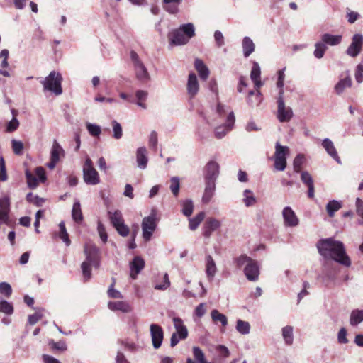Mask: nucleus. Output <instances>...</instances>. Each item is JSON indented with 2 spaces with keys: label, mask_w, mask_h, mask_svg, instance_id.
I'll use <instances>...</instances> for the list:
<instances>
[{
  "label": "nucleus",
  "mask_w": 363,
  "mask_h": 363,
  "mask_svg": "<svg viewBox=\"0 0 363 363\" xmlns=\"http://www.w3.org/2000/svg\"><path fill=\"white\" fill-rule=\"evenodd\" d=\"M319 254L326 260L332 259L345 267L352 264L350 257L347 255L344 244L333 238L320 239L317 243Z\"/></svg>",
  "instance_id": "1"
},
{
  "label": "nucleus",
  "mask_w": 363,
  "mask_h": 363,
  "mask_svg": "<svg viewBox=\"0 0 363 363\" xmlns=\"http://www.w3.org/2000/svg\"><path fill=\"white\" fill-rule=\"evenodd\" d=\"M84 252L86 255V260L82 263L81 267L84 279L87 281L91 277V266L96 268L99 266L100 251L94 243L88 241L84 245Z\"/></svg>",
  "instance_id": "2"
},
{
  "label": "nucleus",
  "mask_w": 363,
  "mask_h": 363,
  "mask_svg": "<svg viewBox=\"0 0 363 363\" xmlns=\"http://www.w3.org/2000/svg\"><path fill=\"white\" fill-rule=\"evenodd\" d=\"M62 75L55 71H52L41 81V84L43 85L45 90L50 91L55 95H60L62 93Z\"/></svg>",
  "instance_id": "3"
},
{
  "label": "nucleus",
  "mask_w": 363,
  "mask_h": 363,
  "mask_svg": "<svg viewBox=\"0 0 363 363\" xmlns=\"http://www.w3.org/2000/svg\"><path fill=\"white\" fill-rule=\"evenodd\" d=\"M83 178L85 183L90 185H96L100 182L99 174L89 157L86 159L83 166Z\"/></svg>",
  "instance_id": "4"
},
{
  "label": "nucleus",
  "mask_w": 363,
  "mask_h": 363,
  "mask_svg": "<svg viewBox=\"0 0 363 363\" xmlns=\"http://www.w3.org/2000/svg\"><path fill=\"white\" fill-rule=\"evenodd\" d=\"M292 109L286 106L283 99V91H280L277 99V118L281 123L289 122L293 117Z\"/></svg>",
  "instance_id": "5"
},
{
  "label": "nucleus",
  "mask_w": 363,
  "mask_h": 363,
  "mask_svg": "<svg viewBox=\"0 0 363 363\" xmlns=\"http://www.w3.org/2000/svg\"><path fill=\"white\" fill-rule=\"evenodd\" d=\"M289 153V148L287 146H282L277 143L274 153V167L277 170L283 171L286 167V156Z\"/></svg>",
  "instance_id": "6"
},
{
  "label": "nucleus",
  "mask_w": 363,
  "mask_h": 363,
  "mask_svg": "<svg viewBox=\"0 0 363 363\" xmlns=\"http://www.w3.org/2000/svg\"><path fill=\"white\" fill-rule=\"evenodd\" d=\"M130 59L134 65L137 79L143 82H146L150 79L149 74L138 55L134 50L130 52Z\"/></svg>",
  "instance_id": "7"
},
{
  "label": "nucleus",
  "mask_w": 363,
  "mask_h": 363,
  "mask_svg": "<svg viewBox=\"0 0 363 363\" xmlns=\"http://www.w3.org/2000/svg\"><path fill=\"white\" fill-rule=\"evenodd\" d=\"M150 330L153 347L155 349L160 348L164 338L162 328L157 324L152 323L150 326Z\"/></svg>",
  "instance_id": "8"
},
{
  "label": "nucleus",
  "mask_w": 363,
  "mask_h": 363,
  "mask_svg": "<svg viewBox=\"0 0 363 363\" xmlns=\"http://www.w3.org/2000/svg\"><path fill=\"white\" fill-rule=\"evenodd\" d=\"M363 36L361 34H355L352 37V40L348 47L346 52L348 55L355 57L362 50Z\"/></svg>",
  "instance_id": "9"
},
{
  "label": "nucleus",
  "mask_w": 363,
  "mask_h": 363,
  "mask_svg": "<svg viewBox=\"0 0 363 363\" xmlns=\"http://www.w3.org/2000/svg\"><path fill=\"white\" fill-rule=\"evenodd\" d=\"M219 164L215 161L208 162L204 168L205 181L216 182L219 174Z\"/></svg>",
  "instance_id": "10"
},
{
  "label": "nucleus",
  "mask_w": 363,
  "mask_h": 363,
  "mask_svg": "<svg viewBox=\"0 0 363 363\" xmlns=\"http://www.w3.org/2000/svg\"><path fill=\"white\" fill-rule=\"evenodd\" d=\"M255 83V91H250L247 96V102L251 106H257L260 104L262 101V94L259 91V89L262 86V83L261 82V79L257 80H252Z\"/></svg>",
  "instance_id": "11"
},
{
  "label": "nucleus",
  "mask_w": 363,
  "mask_h": 363,
  "mask_svg": "<svg viewBox=\"0 0 363 363\" xmlns=\"http://www.w3.org/2000/svg\"><path fill=\"white\" fill-rule=\"evenodd\" d=\"M10 199L7 196L0 199V224L9 225Z\"/></svg>",
  "instance_id": "12"
},
{
  "label": "nucleus",
  "mask_w": 363,
  "mask_h": 363,
  "mask_svg": "<svg viewBox=\"0 0 363 363\" xmlns=\"http://www.w3.org/2000/svg\"><path fill=\"white\" fill-rule=\"evenodd\" d=\"M244 273L249 281H257L259 275V268L257 262L252 259V261L245 267Z\"/></svg>",
  "instance_id": "13"
},
{
  "label": "nucleus",
  "mask_w": 363,
  "mask_h": 363,
  "mask_svg": "<svg viewBox=\"0 0 363 363\" xmlns=\"http://www.w3.org/2000/svg\"><path fill=\"white\" fill-rule=\"evenodd\" d=\"M186 89L190 99L194 98L199 92V85L196 75L194 73H190L189 74Z\"/></svg>",
  "instance_id": "14"
},
{
  "label": "nucleus",
  "mask_w": 363,
  "mask_h": 363,
  "mask_svg": "<svg viewBox=\"0 0 363 363\" xmlns=\"http://www.w3.org/2000/svg\"><path fill=\"white\" fill-rule=\"evenodd\" d=\"M171 44L174 45H185L189 42L188 38L179 29L172 30L168 35Z\"/></svg>",
  "instance_id": "15"
},
{
  "label": "nucleus",
  "mask_w": 363,
  "mask_h": 363,
  "mask_svg": "<svg viewBox=\"0 0 363 363\" xmlns=\"http://www.w3.org/2000/svg\"><path fill=\"white\" fill-rule=\"evenodd\" d=\"M301 179L305 186L308 188V197L313 199L315 196L314 181L312 176L306 171L301 174Z\"/></svg>",
  "instance_id": "16"
},
{
  "label": "nucleus",
  "mask_w": 363,
  "mask_h": 363,
  "mask_svg": "<svg viewBox=\"0 0 363 363\" xmlns=\"http://www.w3.org/2000/svg\"><path fill=\"white\" fill-rule=\"evenodd\" d=\"M144 267V259L140 256L135 257L133 261L130 263L131 278L135 279L137 278L138 274L141 272V270Z\"/></svg>",
  "instance_id": "17"
},
{
  "label": "nucleus",
  "mask_w": 363,
  "mask_h": 363,
  "mask_svg": "<svg viewBox=\"0 0 363 363\" xmlns=\"http://www.w3.org/2000/svg\"><path fill=\"white\" fill-rule=\"evenodd\" d=\"M339 269L337 266L331 262H325L323 265V274L324 278L328 281H333L338 274Z\"/></svg>",
  "instance_id": "18"
},
{
  "label": "nucleus",
  "mask_w": 363,
  "mask_h": 363,
  "mask_svg": "<svg viewBox=\"0 0 363 363\" xmlns=\"http://www.w3.org/2000/svg\"><path fill=\"white\" fill-rule=\"evenodd\" d=\"M286 225L294 227L298 224V219L291 207H285L282 212Z\"/></svg>",
  "instance_id": "19"
},
{
  "label": "nucleus",
  "mask_w": 363,
  "mask_h": 363,
  "mask_svg": "<svg viewBox=\"0 0 363 363\" xmlns=\"http://www.w3.org/2000/svg\"><path fill=\"white\" fill-rule=\"evenodd\" d=\"M217 272L216 262L211 255L206 257V273L209 281H212Z\"/></svg>",
  "instance_id": "20"
},
{
  "label": "nucleus",
  "mask_w": 363,
  "mask_h": 363,
  "mask_svg": "<svg viewBox=\"0 0 363 363\" xmlns=\"http://www.w3.org/2000/svg\"><path fill=\"white\" fill-rule=\"evenodd\" d=\"M174 326L176 329V333L179 337V339L184 340L188 336V330L186 327L184 325L183 321L179 318H173Z\"/></svg>",
  "instance_id": "21"
},
{
  "label": "nucleus",
  "mask_w": 363,
  "mask_h": 363,
  "mask_svg": "<svg viewBox=\"0 0 363 363\" xmlns=\"http://www.w3.org/2000/svg\"><path fill=\"white\" fill-rule=\"evenodd\" d=\"M108 307L113 311H120L123 313H128L131 311L130 306L125 301H109Z\"/></svg>",
  "instance_id": "22"
},
{
  "label": "nucleus",
  "mask_w": 363,
  "mask_h": 363,
  "mask_svg": "<svg viewBox=\"0 0 363 363\" xmlns=\"http://www.w3.org/2000/svg\"><path fill=\"white\" fill-rule=\"evenodd\" d=\"M182 0H162L163 9L171 14H176L179 12V6Z\"/></svg>",
  "instance_id": "23"
},
{
  "label": "nucleus",
  "mask_w": 363,
  "mask_h": 363,
  "mask_svg": "<svg viewBox=\"0 0 363 363\" xmlns=\"http://www.w3.org/2000/svg\"><path fill=\"white\" fill-rule=\"evenodd\" d=\"M216 182L205 181V190L202 197V201L208 203L212 199L216 189Z\"/></svg>",
  "instance_id": "24"
},
{
  "label": "nucleus",
  "mask_w": 363,
  "mask_h": 363,
  "mask_svg": "<svg viewBox=\"0 0 363 363\" xmlns=\"http://www.w3.org/2000/svg\"><path fill=\"white\" fill-rule=\"evenodd\" d=\"M108 218L113 227H127L124 224V220L120 211L116 210L113 213L108 212Z\"/></svg>",
  "instance_id": "25"
},
{
  "label": "nucleus",
  "mask_w": 363,
  "mask_h": 363,
  "mask_svg": "<svg viewBox=\"0 0 363 363\" xmlns=\"http://www.w3.org/2000/svg\"><path fill=\"white\" fill-rule=\"evenodd\" d=\"M194 66L195 69L199 72L200 78L206 80L209 75V70L203 62L200 59H196Z\"/></svg>",
  "instance_id": "26"
},
{
  "label": "nucleus",
  "mask_w": 363,
  "mask_h": 363,
  "mask_svg": "<svg viewBox=\"0 0 363 363\" xmlns=\"http://www.w3.org/2000/svg\"><path fill=\"white\" fill-rule=\"evenodd\" d=\"M138 166L140 168L145 169L147 164V150L145 147H139L136 153Z\"/></svg>",
  "instance_id": "27"
},
{
  "label": "nucleus",
  "mask_w": 363,
  "mask_h": 363,
  "mask_svg": "<svg viewBox=\"0 0 363 363\" xmlns=\"http://www.w3.org/2000/svg\"><path fill=\"white\" fill-rule=\"evenodd\" d=\"M323 147L325 149L327 152L338 162H340V157L337 155L336 149L333 145V143L328 138L323 140L322 143Z\"/></svg>",
  "instance_id": "28"
},
{
  "label": "nucleus",
  "mask_w": 363,
  "mask_h": 363,
  "mask_svg": "<svg viewBox=\"0 0 363 363\" xmlns=\"http://www.w3.org/2000/svg\"><path fill=\"white\" fill-rule=\"evenodd\" d=\"M321 40L325 45L334 46L341 43L342 35H333L329 33H325L321 36Z\"/></svg>",
  "instance_id": "29"
},
{
  "label": "nucleus",
  "mask_w": 363,
  "mask_h": 363,
  "mask_svg": "<svg viewBox=\"0 0 363 363\" xmlns=\"http://www.w3.org/2000/svg\"><path fill=\"white\" fill-rule=\"evenodd\" d=\"M363 322V310L354 309L352 311L350 315V324L352 326H357Z\"/></svg>",
  "instance_id": "30"
},
{
  "label": "nucleus",
  "mask_w": 363,
  "mask_h": 363,
  "mask_svg": "<svg viewBox=\"0 0 363 363\" xmlns=\"http://www.w3.org/2000/svg\"><path fill=\"white\" fill-rule=\"evenodd\" d=\"M243 54L245 57H249L255 50V45L249 37H245L242 42Z\"/></svg>",
  "instance_id": "31"
},
{
  "label": "nucleus",
  "mask_w": 363,
  "mask_h": 363,
  "mask_svg": "<svg viewBox=\"0 0 363 363\" xmlns=\"http://www.w3.org/2000/svg\"><path fill=\"white\" fill-rule=\"evenodd\" d=\"M193 354L197 363H208L205 358L204 353L199 347H193ZM186 363H196L192 359L188 358Z\"/></svg>",
  "instance_id": "32"
},
{
  "label": "nucleus",
  "mask_w": 363,
  "mask_h": 363,
  "mask_svg": "<svg viewBox=\"0 0 363 363\" xmlns=\"http://www.w3.org/2000/svg\"><path fill=\"white\" fill-rule=\"evenodd\" d=\"M294 328L291 325H286L282 328L281 333L286 345H291L294 342Z\"/></svg>",
  "instance_id": "33"
},
{
  "label": "nucleus",
  "mask_w": 363,
  "mask_h": 363,
  "mask_svg": "<svg viewBox=\"0 0 363 363\" xmlns=\"http://www.w3.org/2000/svg\"><path fill=\"white\" fill-rule=\"evenodd\" d=\"M342 208V203L336 200L330 201L326 205V211L329 217H333L335 212Z\"/></svg>",
  "instance_id": "34"
},
{
  "label": "nucleus",
  "mask_w": 363,
  "mask_h": 363,
  "mask_svg": "<svg viewBox=\"0 0 363 363\" xmlns=\"http://www.w3.org/2000/svg\"><path fill=\"white\" fill-rule=\"evenodd\" d=\"M211 316L215 323H220L224 327L228 325L227 317L224 314L220 313L218 310L213 309L211 312Z\"/></svg>",
  "instance_id": "35"
},
{
  "label": "nucleus",
  "mask_w": 363,
  "mask_h": 363,
  "mask_svg": "<svg viewBox=\"0 0 363 363\" xmlns=\"http://www.w3.org/2000/svg\"><path fill=\"white\" fill-rule=\"evenodd\" d=\"M352 85V80L350 77H347L340 79L335 86V90L337 94H342L346 88L350 87Z\"/></svg>",
  "instance_id": "36"
},
{
  "label": "nucleus",
  "mask_w": 363,
  "mask_h": 363,
  "mask_svg": "<svg viewBox=\"0 0 363 363\" xmlns=\"http://www.w3.org/2000/svg\"><path fill=\"white\" fill-rule=\"evenodd\" d=\"M60 155H64V150L57 141L55 140L51 150L50 158L59 161Z\"/></svg>",
  "instance_id": "37"
},
{
  "label": "nucleus",
  "mask_w": 363,
  "mask_h": 363,
  "mask_svg": "<svg viewBox=\"0 0 363 363\" xmlns=\"http://www.w3.org/2000/svg\"><path fill=\"white\" fill-rule=\"evenodd\" d=\"M179 29L188 38L189 40L195 35V29L191 23L181 25Z\"/></svg>",
  "instance_id": "38"
},
{
  "label": "nucleus",
  "mask_w": 363,
  "mask_h": 363,
  "mask_svg": "<svg viewBox=\"0 0 363 363\" xmlns=\"http://www.w3.org/2000/svg\"><path fill=\"white\" fill-rule=\"evenodd\" d=\"M53 237L59 238L67 246H69L71 243V240L69 238L66 228H59L57 232H55L53 233Z\"/></svg>",
  "instance_id": "39"
},
{
  "label": "nucleus",
  "mask_w": 363,
  "mask_h": 363,
  "mask_svg": "<svg viewBox=\"0 0 363 363\" xmlns=\"http://www.w3.org/2000/svg\"><path fill=\"white\" fill-rule=\"evenodd\" d=\"M236 330L242 335H247L250 331V325L247 321L238 320L236 324Z\"/></svg>",
  "instance_id": "40"
},
{
  "label": "nucleus",
  "mask_w": 363,
  "mask_h": 363,
  "mask_svg": "<svg viewBox=\"0 0 363 363\" xmlns=\"http://www.w3.org/2000/svg\"><path fill=\"white\" fill-rule=\"evenodd\" d=\"M158 219L156 215L151 213L149 216L145 217L143 220L142 227H156Z\"/></svg>",
  "instance_id": "41"
},
{
  "label": "nucleus",
  "mask_w": 363,
  "mask_h": 363,
  "mask_svg": "<svg viewBox=\"0 0 363 363\" xmlns=\"http://www.w3.org/2000/svg\"><path fill=\"white\" fill-rule=\"evenodd\" d=\"M315 49L314 50L315 57L318 59L322 58L325 54V50H327V46L321 40L320 42L316 43L315 45Z\"/></svg>",
  "instance_id": "42"
},
{
  "label": "nucleus",
  "mask_w": 363,
  "mask_h": 363,
  "mask_svg": "<svg viewBox=\"0 0 363 363\" xmlns=\"http://www.w3.org/2000/svg\"><path fill=\"white\" fill-rule=\"evenodd\" d=\"M0 313H3L9 315L13 314V306L12 303L5 300H1L0 301Z\"/></svg>",
  "instance_id": "43"
},
{
  "label": "nucleus",
  "mask_w": 363,
  "mask_h": 363,
  "mask_svg": "<svg viewBox=\"0 0 363 363\" xmlns=\"http://www.w3.org/2000/svg\"><path fill=\"white\" fill-rule=\"evenodd\" d=\"M43 309H38L34 314L29 315L28 318V323L33 325L37 323L43 316Z\"/></svg>",
  "instance_id": "44"
},
{
  "label": "nucleus",
  "mask_w": 363,
  "mask_h": 363,
  "mask_svg": "<svg viewBox=\"0 0 363 363\" xmlns=\"http://www.w3.org/2000/svg\"><path fill=\"white\" fill-rule=\"evenodd\" d=\"M162 279H163V281H162V282H161V284H155L154 288L156 290L164 291V290L167 289L170 286V281H169V275L167 273H165L163 275Z\"/></svg>",
  "instance_id": "45"
},
{
  "label": "nucleus",
  "mask_w": 363,
  "mask_h": 363,
  "mask_svg": "<svg viewBox=\"0 0 363 363\" xmlns=\"http://www.w3.org/2000/svg\"><path fill=\"white\" fill-rule=\"evenodd\" d=\"M135 96L138 99L137 104L144 109L146 108V104L144 103V101L147 99V92L143 90H139L137 91Z\"/></svg>",
  "instance_id": "46"
},
{
  "label": "nucleus",
  "mask_w": 363,
  "mask_h": 363,
  "mask_svg": "<svg viewBox=\"0 0 363 363\" xmlns=\"http://www.w3.org/2000/svg\"><path fill=\"white\" fill-rule=\"evenodd\" d=\"M194 205L191 200H186L182 203V211L187 217L190 216L193 212Z\"/></svg>",
  "instance_id": "47"
},
{
  "label": "nucleus",
  "mask_w": 363,
  "mask_h": 363,
  "mask_svg": "<svg viewBox=\"0 0 363 363\" xmlns=\"http://www.w3.org/2000/svg\"><path fill=\"white\" fill-rule=\"evenodd\" d=\"M72 218L77 223H79L82 220V213L80 208V204L79 203H75L73 205Z\"/></svg>",
  "instance_id": "48"
},
{
  "label": "nucleus",
  "mask_w": 363,
  "mask_h": 363,
  "mask_svg": "<svg viewBox=\"0 0 363 363\" xmlns=\"http://www.w3.org/2000/svg\"><path fill=\"white\" fill-rule=\"evenodd\" d=\"M304 160L305 157L303 155H298L294 158L293 163L294 172H296V173L301 172Z\"/></svg>",
  "instance_id": "49"
},
{
  "label": "nucleus",
  "mask_w": 363,
  "mask_h": 363,
  "mask_svg": "<svg viewBox=\"0 0 363 363\" xmlns=\"http://www.w3.org/2000/svg\"><path fill=\"white\" fill-rule=\"evenodd\" d=\"M169 188L174 196H177L180 189L179 178L173 177L171 179Z\"/></svg>",
  "instance_id": "50"
},
{
  "label": "nucleus",
  "mask_w": 363,
  "mask_h": 363,
  "mask_svg": "<svg viewBox=\"0 0 363 363\" xmlns=\"http://www.w3.org/2000/svg\"><path fill=\"white\" fill-rule=\"evenodd\" d=\"M250 77L252 81L261 79V70L259 64L256 62H253L252 70L250 73Z\"/></svg>",
  "instance_id": "51"
},
{
  "label": "nucleus",
  "mask_w": 363,
  "mask_h": 363,
  "mask_svg": "<svg viewBox=\"0 0 363 363\" xmlns=\"http://www.w3.org/2000/svg\"><path fill=\"white\" fill-rule=\"evenodd\" d=\"M26 177L27 179V183L28 185V187L30 189H35L38 185V181L36 179V177L30 172L27 171L26 172Z\"/></svg>",
  "instance_id": "52"
},
{
  "label": "nucleus",
  "mask_w": 363,
  "mask_h": 363,
  "mask_svg": "<svg viewBox=\"0 0 363 363\" xmlns=\"http://www.w3.org/2000/svg\"><path fill=\"white\" fill-rule=\"evenodd\" d=\"M252 258L247 256L246 255H242L240 257L235 259V262L238 267L240 268L244 265L248 264L252 261Z\"/></svg>",
  "instance_id": "53"
},
{
  "label": "nucleus",
  "mask_w": 363,
  "mask_h": 363,
  "mask_svg": "<svg viewBox=\"0 0 363 363\" xmlns=\"http://www.w3.org/2000/svg\"><path fill=\"white\" fill-rule=\"evenodd\" d=\"M204 218L205 213L203 212H200L195 218L189 220V227H197L201 224Z\"/></svg>",
  "instance_id": "54"
},
{
  "label": "nucleus",
  "mask_w": 363,
  "mask_h": 363,
  "mask_svg": "<svg viewBox=\"0 0 363 363\" xmlns=\"http://www.w3.org/2000/svg\"><path fill=\"white\" fill-rule=\"evenodd\" d=\"M347 332L345 328H341L337 333V342L340 344H347L349 340L347 337Z\"/></svg>",
  "instance_id": "55"
},
{
  "label": "nucleus",
  "mask_w": 363,
  "mask_h": 363,
  "mask_svg": "<svg viewBox=\"0 0 363 363\" xmlns=\"http://www.w3.org/2000/svg\"><path fill=\"white\" fill-rule=\"evenodd\" d=\"M112 126L113 130V137L116 139H120L123 135L121 125L117 121H113L112 122Z\"/></svg>",
  "instance_id": "56"
},
{
  "label": "nucleus",
  "mask_w": 363,
  "mask_h": 363,
  "mask_svg": "<svg viewBox=\"0 0 363 363\" xmlns=\"http://www.w3.org/2000/svg\"><path fill=\"white\" fill-rule=\"evenodd\" d=\"M0 293L9 297L12 294V289L9 284L6 282L0 283Z\"/></svg>",
  "instance_id": "57"
},
{
  "label": "nucleus",
  "mask_w": 363,
  "mask_h": 363,
  "mask_svg": "<svg viewBox=\"0 0 363 363\" xmlns=\"http://www.w3.org/2000/svg\"><path fill=\"white\" fill-rule=\"evenodd\" d=\"M12 149L16 155H21L23 150V144L21 141L12 140Z\"/></svg>",
  "instance_id": "58"
},
{
  "label": "nucleus",
  "mask_w": 363,
  "mask_h": 363,
  "mask_svg": "<svg viewBox=\"0 0 363 363\" xmlns=\"http://www.w3.org/2000/svg\"><path fill=\"white\" fill-rule=\"evenodd\" d=\"M86 128L92 136H99L101 134V128L95 124L88 123Z\"/></svg>",
  "instance_id": "59"
},
{
  "label": "nucleus",
  "mask_w": 363,
  "mask_h": 363,
  "mask_svg": "<svg viewBox=\"0 0 363 363\" xmlns=\"http://www.w3.org/2000/svg\"><path fill=\"white\" fill-rule=\"evenodd\" d=\"M18 126H19L18 121L15 117H13V119L11 121H10L9 122V123L7 124L6 131L8 133H12V132L15 131L16 130H17Z\"/></svg>",
  "instance_id": "60"
},
{
  "label": "nucleus",
  "mask_w": 363,
  "mask_h": 363,
  "mask_svg": "<svg viewBox=\"0 0 363 363\" xmlns=\"http://www.w3.org/2000/svg\"><path fill=\"white\" fill-rule=\"evenodd\" d=\"M234 123H235L234 113H233V112H230L228 114V116L227 117L226 123L223 126L225 127V129L227 131H230L232 130Z\"/></svg>",
  "instance_id": "61"
},
{
  "label": "nucleus",
  "mask_w": 363,
  "mask_h": 363,
  "mask_svg": "<svg viewBox=\"0 0 363 363\" xmlns=\"http://www.w3.org/2000/svg\"><path fill=\"white\" fill-rule=\"evenodd\" d=\"M108 295L109 297L113 298H123L121 293L119 291H118L113 288V284H112L110 286V287L108 290Z\"/></svg>",
  "instance_id": "62"
},
{
  "label": "nucleus",
  "mask_w": 363,
  "mask_h": 363,
  "mask_svg": "<svg viewBox=\"0 0 363 363\" xmlns=\"http://www.w3.org/2000/svg\"><path fill=\"white\" fill-rule=\"evenodd\" d=\"M355 79L358 83L363 82V65L359 64L355 70Z\"/></svg>",
  "instance_id": "63"
},
{
  "label": "nucleus",
  "mask_w": 363,
  "mask_h": 363,
  "mask_svg": "<svg viewBox=\"0 0 363 363\" xmlns=\"http://www.w3.org/2000/svg\"><path fill=\"white\" fill-rule=\"evenodd\" d=\"M356 211L358 216L363 219V201L359 198L356 199Z\"/></svg>",
  "instance_id": "64"
}]
</instances>
